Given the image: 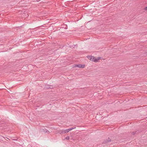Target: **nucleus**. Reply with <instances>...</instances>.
Masks as SVG:
<instances>
[{
	"mask_svg": "<svg viewBox=\"0 0 147 147\" xmlns=\"http://www.w3.org/2000/svg\"><path fill=\"white\" fill-rule=\"evenodd\" d=\"M87 57L88 59H90V60L92 61L95 62H97L100 59V57H98L97 58H96L94 56H88Z\"/></svg>",
	"mask_w": 147,
	"mask_h": 147,
	"instance_id": "1",
	"label": "nucleus"
},
{
	"mask_svg": "<svg viewBox=\"0 0 147 147\" xmlns=\"http://www.w3.org/2000/svg\"><path fill=\"white\" fill-rule=\"evenodd\" d=\"M40 132H43L45 133H47L48 134H49L50 133L49 130L47 129H46L45 128H40Z\"/></svg>",
	"mask_w": 147,
	"mask_h": 147,
	"instance_id": "2",
	"label": "nucleus"
},
{
	"mask_svg": "<svg viewBox=\"0 0 147 147\" xmlns=\"http://www.w3.org/2000/svg\"><path fill=\"white\" fill-rule=\"evenodd\" d=\"M111 140L109 138L105 140L102 143V144H106L108 143L109 142H111Z\"/></svg>",
	"mask_w": 147,
	"mask_h": 147,
	"instance_id": "3",
	"label": "nucleus"
},
{
	"mask_svg": "<svg viewBox=\"0 0 147 147\" xmlns=\"http://www.w3.org/2000/svg\"><path fill=\"white\" fill-rule=\"evenodd\" d=\"M76 66L79 68H83L85 67V65L82 64H76Z\"/></svg>",
	"mask_w": 147,
	"mask_h": 147,
	"instance_id": "4",
	"label": "nucleus"
},
{
	"mask_svg": "<svg viewBox=\"0 0 147 147\" xmlns=\"http://www.w3.org/2000/svg\"><path fill=\"white\" fill-rule=\"evenodd\" d=\"M64 130L63 129L61 130H60L59 131H57V134H64Z\"/></svg>",
	"mask_w": 147,
	"mask_h": 147,
	"instance_id": "5",
	"label": "nucleus"
},
{
	"mask_svg": "<svg viewBox=\"0 0 147 147\" xmlns=\"http://www.w3.org/2000/svg\"><path fill=\"white\" fill-rule=\"evenodd\" d=\"M140 132V131H139L137 130V131H136L133 132H132V134L133 135H134V134H138Z\"/></svg>",
	"mask_w": 147,
	"mask_h": 147,
	"instance_id": "6",
	"label": "nucleus"
},
{
	"mask_svg": "<svg viewBox=\"0 0 147 147\" xmlns=\"http://www.w3.org/2000/svg\"><path fill=\"white\" fill-rule=\"evenodd\" d=\"M76 127H72V128H69L68 129V130H68V131H69L74 129H75L76 128Z\"/></svg>",
	"mask_w": 147,
	"mask_h": 147,
	"instance_id": "7",
	"label": "nucleus"
},
{
	"mask_svg": "<svg viewBox=\"0 0 147 147\" xmlns=\"http://www.w3.org/2000/svg\"><path fill=\"white\" fill-rule=\"evenodd\" d=\"M67 130L68 129L65 130H64V134L65 133H67L69 132V131H68V130Z\"/></svg>",
	"mask_w": 147,
	"mask_h": 147,
	"instance_id": "8",
	"label": "nucleus"
},
{
	"mask_svg": "<svg viewBox=\"0 0 147 147\" xmlns=\"http://www.w3.org/2000/svg\"><path fill=\"white\" fill-rule=\"evenodd\" d=\"M69 138L70 137L69 136H67L64 139V140H65V139L69 140L70 139Z\"/></svg>",
	"mask_w": 147,
	"mask_h": 147,
	"instance_id": "9",
	"label": "nucleus"
},
{
	"mask_svg": "<svg viewBox=\"0 0 147 147\" xmlns=\"http://www.w3.org/2000/svg\"><path fill=\"white\" fill-rule=\"evenodd\" d=\"M144 9L145 10H147V6L145 7L144 8Z\"/></svg>",
	"mask_w": 147,
	"mask_h": 147,
	"instance_id": "10",
	"label": "nucleus"
}]
</instances>
